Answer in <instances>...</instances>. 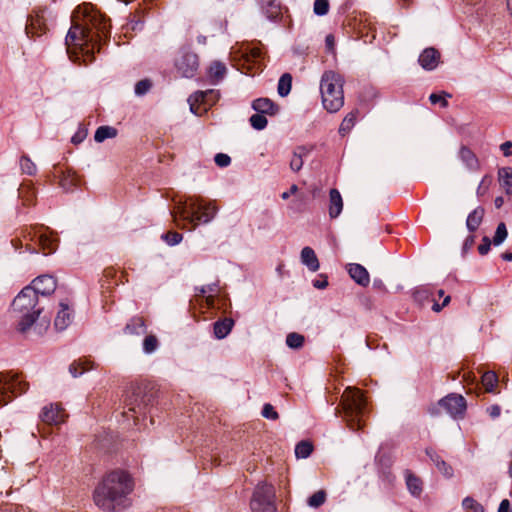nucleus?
Instances as JSON below:
<instances>
[{
    "instance_id": "obj_13",
    "label": "nucleus",
    "mask_w": 512,
    "mask_h": 512,
    "mask_svg": "<svg viewBox=\"0 0 512 512\" xmlns=\"http://www.w3.org/2000/svg\"><path fill=\"white\" fill-rule=\"evenodd\" d=\"M150 398L141 396L140 388L133 391L132 396L126 400L128 411L123 412V416L129 419L130 417L134 420L138 419L139 416L146 414V409Z\"/></svg>"
},
{
    "instance_id": "obj_53",
    "label": "nucleus",
    "mask_w": 512,
    "mask_h": 512,
    "mask_svg": "<svg viewBox=\"0 0 512 512\" xmlns=\"http://www.w3.org/2000/svg\"><path fill=\"white\" fill-rule=\"evenodd\" d=\"M438 470L445 475L446 477H451L453 474L452 468L444 461L441 460L438 465H436Z\"/></svg>"
},
{
    "instance_id": "obj_22",
    "label": "nucleus",
    "mask_w": 512,
    "mask_h": 512,
    "mask_svg": "<svg viewBox=\"0 0 512 512\" xmlns=\"http://www.w3.org/2000/svg\"><path fill=\"white\" fill-rule=\"evenodd\" d=\"M147 327L142 317H133L124 327V334L140 336L146 333Z\"/></svg>"
},
{
    "instance_id": "obj_40",
    "label": "nucleus",
    "mask_w": 512,
    "mask_h": 512,
    "mask_svg": "<svg viewBox=\"0 0 512 512\" xmlns=\"http://www.w3.org/2000/svg\"><path fill=\"white\" fill-rule=\"evenodd\" d=\"M20 167L23 173L27 175H34L37 171L36 165L26 155H23L20 159Z\"/></svg>"
},
{
    "instance_id": "obj_34",
    "label": "nucleus",
    "mask_w": 512,
    "mask_h": 512,
    "mask_svg": "<svg viewBox=\"0 0 512 512\" xmlns=\"http://www.w3.org/2000/svg\"><path fill=\"white\" fill-rule=\"evenodd\" d=\"M313 451V445L309 441H300L295 447V455L297 458L305 459L310 456Z\"/></svg>"
},
{
    "instance_id": "obj_31",
    "label": "nucleus",
    "mask_w": 512,
    "mask_h": 512,
    "mask_svg": "<svg viewBox=\"0 0 512 512\" xmlns=\"http://www.w3.org/2000/svg\"><path fill=\"white\" fill-rule=\"evenodd\" d=\"M292 77L289 73H284L278 81V94L281 97L287 96L291 91Z\"/></svg>"
},
{
    "instance_id": "obj_9",
    "label": "nucleus",
    "mask_w": 512,
    "mask_h": 512,
    "mask_svg": "<svg viewBox=\"0 0 512 512\" xmlns=\"http://www.w3.org/2000/svg\"><path fill=\"white\" fill-rule=\"evenodd\" d=\"M177 71L185 78H192L196 75L199 68V58L190 48L184 47L179 51L175 59Z\"/></svg>"
},
{
    "instance_id": "obj_60",
    "label": "nucleus",
    "mask_w": 512,
    "mask_h": 512,
    "mask_svg": "<svg viewBox=\"0 0 512 512\" xmlns=\"http://www.w3.org/2000/svg\"><path fill=\"white\" fill-rule=\"evenodd\" d=\"M487 412L488 414L492 417V418H497L500 416V413H501V408L499 405L495 404V405H492L490 407L487 408Z\"/></svg>"
},
{
    "instance_id": "obj_20",
    "label": "nucleus",
    "mask_w": 512,
    "mask_h": 512,
    "mask_svg": "<svg viewBox=\"0 0 512 512\" xmlns=\"http://www.w3.org/2000/svg\"><path fill=\"white\" fill-rule=\"evenodd\" d=\"M343 210V200L340 192L333 188L329 192V216L332 219L337 218Z\"/></svg>"
},
{
    "instance_id": "obj_8",
    "label": "nucleus",
    "mask_w": 512,
    "mask_h": 512,
    "mask_svg": "<svg viewBox=\"0 0 512 512\" xmlns=\"http://www.w3.org/2000/svg\"><path fill=\"white\" fill-rule=\"evenodd\" d=\"M252 512H277L275 505V489L267 483H259L250 501Z\"/></svg>"
},
{
    "instance_id": "obj_18",
    "label": "nucleus",
    "mask_w": 512,
    "mask_h": 512,
    "mask_svg": "<svg viewBox=\"0 0 512 512\" xmlns=\"http://www.w3.org/2000/svg\"><path fill=\"white\" fill-rule=\"evenodd\" d=\"M350 277L360 286L367 287L370 283V276L366 268L357 263L348 265Z\"/></svg>"
},
{
    "instance_id": "obj_61",
    "label": "nucleus",
    "mask_w": 512,
    "mask_h": 512,
    "mask_svg": "<svg viewBox=\"0 0 512 512\" xmlns=\"http://www.w3.org/2000/svg\"><path fill=\"white\" fill-rule=\"evenodd\" d=\"M426 454L435 465H438L442 460L441 457L432 449H426Z\"/></svg>"
},
{
    "instance_id": "obj_54",
    "label": "nucleus",
    "mask_w": 512,
    "mask_h": 512,
    "mask_svg": "<svg viewBox=\"0 0 512 512\" xmlns=\"http://www.w3.org/2000/svg\"><path fill=\"white\" fill-rule=\"evenodd\" d=\"M19 197L23 199L24 204H27L30 201H32V198L34 197V192L29 189L21 188L19 189Z\"/></svg>"
},
{
    "instance_id": "obj_27",
    "label": "nucleus",
    "mask_w": 512,
    "mask_h": 512,
    "mask_svg": "<svg viewBox=\"0 0 512 512\" xmlns=\"http://www.w3.org/2000/svg\"><path fill=\"white\" fill-rule=\"evenodd\" d=\"M498 177L500 185L505 190L507 195H512V169L510 167H503L498 170Z\"/></svg>"
},
{
    "instance_id": "obj_51",
    "label": "nucleus",
    "mask_w": 512,
    "mask_h": 512,
    "mask_svg": "<svg viewBox=\"0 0 512 512\" xmlns=\"http://www.w3.org/2000/svg\"><path fill=\"white\" fill-rule=\"evenodd\" d=\"M214 161L216 163L217 166L221 167V168H225L227 166L230 165L231 163V158L229 155L227 154H224V153H217L214 157Z\"/></svg>"
},
{
    "instance_id": "obj_21",
    "label": "nucleus",
    "mask_w": 512,
    "mask_h": 512,
    "mask_svg": "<svg viewBox=\"0 0 512 512\" xmlns=\"http://www.w3.org/2000/svg\"><path fill=\"white\" fill-rule=\"evenodd\" d=\"M252 108L259 114L275 115L278 111L277 105L268 98H258L252 102Z\"/></svg>"
},
{
    "instance_id": "obj_30",
    "label": "nucleus",
    "mask_w": 512,
    "mask_h": 512,
    "mask_svg": "<svg viewBox=\"0 0 512 512\" xmlns=\"http://www.w3.org/2000/svg\"><path fill=\"white\" fill-rule=\"evenodd\" d=\"M358 110L351 111L348 113L344 119L342 120L340 127H339V134L342 136H345L348 134L351 129L354 127L356 118H357Z\"/></svg>"
},
{
    "instance_id": "obj_28",
    "label": "nucleus",
    "mask_w": 512,
    "mask_h": 512,
    "mask_svg": "<svg viewBox=\"0 0 512 512\" xmlns=\"http://www.w3.org/2000/svg\"><path fill=\"white\" fill-rule=\"evenodd\" d=\"M405 479H406V485H407L409 492L415 497L420 496V494L422 493L421 480L418 477H416L413 473H411L410 471H406Z\"/></svg>"
},
{
    "instance_id": "obj_48",
    "label": "nucleus",
    "mask_w": 512,
    "mask_h": 512,
    "mask_svg": "<svg viewBox=\"0 0 512 512\" xmlns=\"http://www.w3.org/2000/svg\"><path fill=\"white\" fill-rule=\"evenodd\" d=\"M431 296L432 293L426 287L418 288L413 293L414 299L418 302H424L425 300H428Z\"/></svg>"
},
{
    "instance_id": "obj_33",
    "label": "nucleus",
    "mask_w": 512,
    "mask_h": 512,
    "mask_svg": "<svg viewBox=\"0 0 512 512\" xmlns=\"http://www.w3.org/2000/svg\"><path fill=\"white\" fill-rule=\"evenodd\" d=\"M77 184L78 177L74 172H71L70 170L67 171V173H64L60 179V185L66 191L72 189L74 186H77Z\"/></svg>"
},
{
    "instance_id": "obj_6",
    "label": "nucleus",
    "mask_w": 512,
    "mask_h": 512,
    "mask_svg": "<svg viewBox=\"0 0 512 512\" xmlns=\"http://www.w3.org/2000/svg\"><path fill=\"white\" fill-rule=\"evenodd\" d=\"M343 417L353 431L362 428L366 400L359 389L347 387L342 395Z\"/></svg>"
},
{
    "instance_id": "obj_57",
    "label": "nucleus",
    "mask_w": 512,
    "mask_h": 512,
    "mask_svg": "<svg viewBox=\"0 0 512 512\" xmlns=\"http://www.w3.org/2000/svg\"><path fill=\"white\" fill-rule=\"evenodd\" d=\"M322 279H317L313 281V286L317 289H324L328 286V280L326 276L321 275Z\"/></svg>"
},
{
    "instance_id": "obj_46",
    "label": "nucleus",
    "mask_w": 512,
    "mask_h": 512,
    "mask_svg": "<svg viewBox=\"0 0 512 512\" xmlns=\"http://www.w3.org/2000/svg\"><path fill=\"white\" fill-rule=\"evenodd\" d=\"M151 87V81L149 79H143L136 83L134 91L137 96H143L150 90Z\"/></svg>"
},
{
    "instance_id": "obj_50",
    "label": "nucleus",
    "mask_w": 512,
    "mask_h": 512,
    "mask_svg": "<svg viewBox=\"0 0 512 512\" xmlns=\"http://www.w3.org/2000/svg\"><path fill=\"white\" fill-rule=\"evenodd\" d=\"M445 97H451V95L449 93H443V95L432 93L429 100L432 104L440 103L442 107H446L448 102Z\"/></svg>"
},
{
    "instance_id": "obj_59",
    "label": "nucleus",
    "mask_w": 512,
    "mask_h": 512,
    "mask_svg": "<svg viewBox=\"0 0 512 512\" xmlns=\"http://www.w3.org/2000/svg\"><path fill=\"white\" fill-rule=\"evenodd\" d=\"M475 243V237L473 235H469L466 237L464 243H463V252H467L469 249L473 247Z\"/></svg>"
},
{
    "instance_id": "obj_58",
    "label": "nucleus",
    "mask_w": 512,
    "mask_h": 512,
    "mask_svg": "<svg viewBox=\"0 0 512 512\" xmlns=\"http://www.w3.org/2000/svg\"><path fill=\"white\" fill-rule=\"evenodd\" d=\"M216 291V285L215 284H209L202 286L198 289V294L201 296L206 295L207 293L215 292Z\"/></svg>"
},
{
    "instance_id": "obj_4",
    "label": "nucleus",
    "mask_w": 512,
    "mask_h": 512,
    "mask_svg": "<svg viewBox=\"0 0 512 512\" xmlns=\"http://www.w3.org/2000/svg\"><path fill=\"white\" fill-rule=\"evenodd\" d=\"M12 310L18 319L17 328L19 332H27L44 310L42 300L35 294V291L26 286L12 302Z\"/></svg>"
},
{
    "instance_id": "obj_24",
    "label": "nucleus",
    "mask_w": 512,
    "mask_h": 512,
    "mask_svg": "<svg viewBox=\"0 0 512 512\" xmlns=\"http://www.w3.org/2000/svg\"><path fill=\"white\" fill-rule=\"evenodd\" d=\"M485 210L483 207L478 206L472 212L469 213L466 219V227L469 232H475L480 224L482 223Z\"/></svg>"
},
{
    "instance_id": "obj_36",
    "label": "nucleus",
    "mask_w": 512,
    "mask_h": 512,
    "mask_svg": "<svg viewBox=\"0 0 512 512\" xmlns=\"http://www.w3.org/2000/svg\"><path fill=\"white\" fill-rule=\"evenodd\" d=\"M286 344L292 349H299L304 344V336L296 332L289 333L286 337Z\"/></svg>"
},
{
    "instance_id": "obj_62",
    "label": "nucleus",
    "mask_w": 512,
    "mask_h": 512,
    "mask_svg": "<svg viewBox=\"0 0 512 512\" xmlns=\"http://www.w3.org/2000/svg\"><path fill=\"white\" fill-rule=\"evenodd\" d=\"M511 147H512L511 141H506L500 145V149L505 156H510V152L512 151Z\"/></svg>"
},
{
    "instance_id": "obj_7",
    "label": "nucleus",
    "mask_w": 512,
    "mask_h": 512,
    "mask_svg": "<svg viewBox=\"0 0 512 512\" xmlns=\"http://www.w3.org/2000/svg\"><path fill=\"white\" fill-rule=\"evenodd\" d=\"M466 408L465 398L460 394L451 393L441 398L437 405L431 406L428 412L431 416H439L440 409H443L451 418L461 419L464 417Z\"/></svg>"
},
{
    "instance_id": "obj_16",
    "label": "nucleus",
    "mask_w": 512,
    "mask_h": 512,
    "mask_svg": "<svg viewBox=\"0 0 512 512\" xmlns=\"http://www.w3.org/2000/svg\"><path fill=\"white\" fill-rule=\"evenodd\" d=\"M440 61V53L433 47L424 49L419 55L418 62L420 66L427 71L436 69Z\"/></svg>"
},
{
    "instance_id": "obj_29",
    "label": "nucleus",
    "mask_w": 512,
    "mask_h": 512,
    "mask_svg": "<svg viewBox=\"0 0 512 512\" xmlns=\"http://www.w3.org/2000/svg\"><path fill=\"white\" fill-rule=\"evenodd\" d=\"M117 136V129L112 126H99L94 134V140L97 143H102L106 139L115 138Z\"/></svg>"
},
{
    "instance_id": "obj_2",
    "label": "nucleus",
    "mask_w": 512,
    "mask_h": 512,
    "mask_svg": "<svg viewBox=\"0 0 512 512\" xmlns=\"http://www.w3.org/2000/svg\"><path fill=\"white\" fill-rule=\"evenodd\" d=\"M80 8L78 7L73 14V24L70 27L65 42L69 48L71 45L80 47L84 55L93 59V53L96 47L100 51V44L109 34V25L106 19L96 12H84L82 22L76 20Z\"/></svg>"
},
{
    "instance_id": "obj_3",
    "label": "nucleus",
    "mask_w": 512,
    "mask_h": 512,
    "mask_svg": "<svg viewBox=\"0 0 512 512\" xmlns=\"http://www.w3.org/2000/svg\"><path fill=\"white\" fill-rule=\"evenodd\" d=\"M218 208L213 201H206L200 196H189L177 211L170 212L176 225L194 230L200 224L210 223L216 216Z\"/></svg>"
},
{
    "instance_id": "obj_12",
    "label": "nucleus",
    "mask_w": 512,
    "mask_h": 512,
    "mask_svg": "<svg viewBox=\"0 0 512 512\" xmlns=\"http://www.w3.org/2000/svg\"><path fill=\"white\" fill-rule=\"evenodd\" d=\"M219 97V92L215 90L196 91L188 98L190 111L195 115H201L215 104Z\"/></svg>"
},
{
    "instance_id": "obj_45",
    "label": "nucleus",
    "mask_w": 512,
    "mask_h": 512,
    "mask_svg": "<svg viewBox=\"0 0 512 512\" xmlns=\"http://www.w3.org/2000/svg\"><path fill=\"white\" fill-rule=\"evenodd\" d=\"M86 363L81 361H74L69 366V372L74 377L77 378L81 376L85 371L89 370V367L85 366Z\"/></svg>"
},
{
    "instance_id": "obj_41",
    "label": "nucleus",
    "mask_w": 512,
    "mask_h": 512,
    "mask_svg": "<svg viewBox=\"0 0 512 512\" xmlns=\"http://www.w3.org/2000/svg\"><path fill=\"white\" fill-rule=\"evenodd\" d=\"M304 151V148H298L297 151H295L292 155V158L290 160V168L294 172L300 171V169L303 167L304 161L302 159V152Z\"/></svg>"
},
{
    "instance_id": "obj_55",
    "label": "nucleus",
    "mask_w": 512,
    "mask_h": 512,
    "mask_svg": "<svg viewBox=\"0 0 512 512\" xmlns=\"http://www.w3.org/2000/svg\"><path fill=\"white\" fill-rule=\"evenodd\" d=\"M86 131L85 130H78L71 138L72 143L79 144L83 142V140L86 138Z\"/></svg>"
},
{
    "instance_id": "obj_25",
    "label": "nucleus",
    "mask_w": 512,
    "mask_h": 512,
    "mask_svg": "<svg viewBox=\"0 0 512 512\" xmlns=\"http://www.w3.org/2000/svg\"><path fill=\"white\" fill-rule=\"evenodd\" d=\"M459 158L469 170L475 171L479 168L478 158L468 147L462 146L460 148Z\"/></svg>"
},
{
    "instance_id": "obj_63",
    "label": "nucleus",
    "mask_w": 512,
    "mask_h": 512,
    "mask_svg": "<svg viewBox=\"0 0 512 512\" xmlns=\"http://www.w3.org/2000/svg\"><path fill=\"white\" fill-rule=\"evenodd\" d=\"M297 191H298V187H297V185L293 184V185L290 187L289 191H285V192H283V193L281 194V198H282L283 200H287V199H288L292 194H295Z\"/></svg>"
},
{
    "instance_id": "obj_26",
    "label": "nucleus",
    "mask_w": 512,
    "mask_h": 512,
    "mask_svg": "<svg viewBox=\"0 0 512 512\" xmlns=\"http://www.w3.org/2000/svg\"><path fill=\"white\" fill-rule=\"evenodd\" d=\"M234 321L231 318L218 320L214 323V335L217 339H224L232 330Z\"/></svg>"
},
{
    "instance_id": "obj_32",
    "label": "nucleus",
    "mask_w": 512,
    "mask_h": 512,
    "mask_svg": "<svg viewBox=\"0 0 512 512\" xmlns=\"http://www.w3.org/2000/svg\"><path fill=\"white\" fill-rule=\"evenodd\" d=\"M482 384L485 387V390L489 393L494 392V388L498 383V377L495 372L487 371L482 375Z\"/></svg>"
},
{
    "instance_id": "obj_15",
    "label": "nucleus",
    "mask_w": 512,
    "mask_h": 512,
    "mask_svg": "<svg viewBox=\"0 0 512 512\" xmlns=\"http://www.w3.org/2000/svg\"><path fill=\"white\" fill-rule=\"evenodd\" d=\"M40 420L47 425H59L65 421L66 414L58 404H49L42 408Z\"/></svg>"
},
{
    "instance_id": "obj_56",
    "label": "nucleus",
    "mask_w": 512,
    "mask_h": 512,
    "mask_svg": "<svg viewBox=\"0 0 512 512\" xmlns=\"http://www.w3.org/2000/svg\"><path fill=\"white\" fill-rule=\"evenodd\" d=\"M450 300H451L450 296L447 295L444 297L442 304L434 302V304L432 306V310L434 312H440L444 307H446L450 303Z\"/></svg>"
},
{
    "instance_id": "obj_10",
    "label": "nucleus",
    "mask_w": 512,
    "mask_h": 512,
    "mask_svg": "<svg viewBox=\"0 0 512 512\" xmlns=\"http://www.w3.org/2000/svg\"><path fill=\"white\" fill-rule=\"evenodd\" d=\"M28 389V384L17 375L0 374V405L6 404V397L9 393L21 395Z\"/></svg>"
},
{
    "instance_id": "obj_64",
    "label": "nucleus",
    "mask_w": 512,
    "mask_h": 512,
    "mask_svg": "<svg viewBox=\"0 0 512 512\" xmlns=\"http://www.w3.org/2000/svg\"><path fill=\"white\" fill-rule=\"evenodd\" d=\"M510 511V502L507 499L501 501L498 512H509Z\"/></svg>"
},
{
    "instance_id": "obj_47",
    "label": "nucleus",
    "mask_w": 512,
    "mask_h": 512,
    "mask_svg": "<svg viewBox=\"0 0 512 512\" xmlns=\"http://www.w3.org/2000/svg\"><path fill=\"white\" fill-rule=\"evenodd\" d=\"M314 13L319 16H324L329 11L328 0H315L314 1Z\"/></svg>"
},
{
    "instance_id": "obj_5",
    "label": "nucleus",
    "mask_w": 512,
    "mask_h": 512,
    "mask_svg": "<svg viewBox=\"0 0 512 512\" xmlns=\"http://www.w3.org/2000/svg\"><path fill=\"white\" fill-rule=\"evenodd\" d=\"M323 107L330 113L339 111L344 105L343 79L334 71H325L320 81Z\"/></svg>"
},
{
    "instance_id": "obj_17",
    "label": "nucleus",
    "mask_w": 512,
    "mask_h": 512,
    "mask_svg": "<svg viewBox=\"0 0 512 512\" xmlns=\"http://www.w3.org/2000/svg\"><path fill=\"white\" fill-rule=\"evenodd\" d=\"M73 320V312L69 308V306L66 303L61 302L60 303V310L58 311L55 320H54V326L56 330L63 331L65 330Z\"/></svg>"
},
{
    "instance_id": "obj_44",
    "label": "nucleus",
    "mask_w": 512,
    "mask_h": 512,
    "mask_svg": "<svg viewBox=\"0 0 512 512\" xmlns=\"http://www.w3.org/2000/svg\"><path fill=\"white\" fill-rule=\"evenodd\" d=\"M249 122L255 130H263L264 128H266L268 123L265 115L259 113L253 114L250 117Z\"/></svg>"
},
{
    "instance_id": "obj_52",
    "label": "nucleus",
    "mask_w": 512,
    "mask_h": 512,
    "mask_svg": "<svg viewBox=\"0 0 512 512\" xmlns=\"http://www.w3.org/2000/svg\"><path fill=\"white\" fill-rule=\"evenodd\" d=\"M491 240L488 236H484L482 243L478 246V251L481 255H486L491 248Z\"/></svg>"
},
{
    "instance_id": "obj_11",
    "label": "nucleus",
    "mask_w": 512,
    "mask_h": 512,
    "mask_svg": "<svg viewBox=\"0 0 512 512\" xmlns=\"http://www.w3.org/2000/svg\"><path fill=\"white\" fill-rule=\"evenodd\" d=\"M24 237L35 241L45 255L55 252L58 247V239L53 237V233L48 228L42 226L35 227Z\"/></svg>"
},
{
    "instance_id": "obj_14",
    "label": "nucleus",
    "mask_w": 512,
    "mask_h": 512,
    "mask_svg": "<svg viewBox=\"0 0 512 512\" xmlns=\"http://www.w3.org/2000/svg\"><path fill=\"white\" fill-rule=\"evenodd\" d=\"M28 287L42 300L52 295L57 287L56 280L50 275H41L35 278Z\"/></svg>"
},
{
    "instance_id": "obj_37",
    "label": "nucleus",
    "mask_w": 512,
    "mask_h": 512,
    "mask_svg": "<svg viewBox=\"0 0 512 512\" xmlns=\"http://www.w3.org/2000/svg\"><path fill=\"white\" fill-rule=\"evenodd\" d=\"M507 236H508L507 227L504 222H501L498 224V226L496 228L492 242L495 246H499L505 241Z\"/></svg>"
},
{
    "instance_id": "obj_39",
    "label": "nucleus",
    "mask_w": 512,
    "mask_h": 512,
    "mask_svg": "<svg viewBox=\"0 0 512 512\" xmlns=\"http://www.w3.org/2000/svg\"><path fill=\"white\" fill-rule=\"evenodd\" d=\"M326 500V493L324 490H319L317 492H315L313 495H311L308 500H307V504L310 506V507H313V508H318L320 507L321 505L324 504Z\"/></svg>"
},
{
    "instance_id": "obj_19",
    "label": "nucleus",
    "mask_w": 512,
    "mask_h": 512,
    "mask_svg": "<svg viewBox=\"0 0 512 512\" xmlns=\"http://www.w3.org/2000/svg\"><path fill=\"white\" fill-rule=\"evenodd\" d=\"M262 12L271 20L276 21L281 15V5L277 0H257Z\"/></svg>"
},
{
    "instance_id": "obj_38",
    "label": "nucleus",
    "mask_w": 512,
    "mask_h": 512,
    "mask_svg": "<svg viewBox=\"0 0 512 512\" xmlns=\"http://www.w3.org/2000/svg\"><path fill=\"white\" fill-rule=\"evenodd\" d=\"M158 346L159 342L155 335H147L143 340V351L146 354L155 352Z\"/></svg>"
},
{
    "instance_id": "obj_49",
    "label": "nucleus",
    "mask_w": 512,
    "mask_h": 512,
    "mask_svg": "<svg viewBox=\"0 0 512 512\" xmlns=\"http://www.w3.org/2000/svg\"><path fill=\"white\" fill-rule=\"evenodd\" d=\"M262 416L267 419L276 420L279 415L275 411L274 407L271 404H264L261 412Z\"/></svg>"
},
{
    "instance_id": "obj_23",
    "label": "nucleus",
    "mask_w": 512,
    "mask_h": 512,
    "mask_svg": "<svg viewBox=\"0 0 512 512\" xmlns=\"http://www.w3.org/2000/svg\"><path fill=\"white\" fill-rule=\"evenodd\" d=\"M301 262L312 272H316L320 266L314 250L308 246L301 251Z\"/></svg>"
},
{
    "instance_id": "obj_43",
    "label": "nucleus",
    "mask_w": 512,
    "mask_h": 512,
    "mask_svg": "<svg viewBox=\"0 0 512 512\" xmlns=\"http://www.w3.org/2000/svg\"><path fill=\"white\" fill-rule=\"evenodd\" d=\"M210 76L219 80L222 79L226 73V66L221 62H213L209 69Z\"/></svg>"
},
{
    "instance_id": "obj_35",
    "label": "nucleus",
    "mask_w": 512,
    "mask_h": 512,
    "mask_svg": "<svg viewBox=\"0 0 512 512\" xmlns=\"http://www.w3.org/2000/svg\"><path fill=\"white\" fill-rule=\"evenodd\" d=\"M462 507L466 512H484L483 506L470 496L463 499Z\"/></svg>"
},
{
    "instance_id": "obj_42",
    "label": "nucleus",
    "mask_w": 512,
    "mask_h": 512,
    "mask_svg": "<svg viewBox=\"0 0 512 512\" xmlns=\"http://www.w3.org/2000/svg\"><path fill=\"white\" fill-rule=\"evenodd\" d=\"M161 239L165 241L169 246H175L182 241L183 236L181 233L176 231H168L161 235Z\"/></svg>"
},
{
    "instance_id": "obj_1",
    "label": "nucleus",
    "mask_w": 512,
    "mask_h": 512,
    "mask_svg": "<svg viewBox=\"0 0 512 512\" xmlns=\"http://www.w3.org/2000/svg\"><path fill=\"white\" fill-rule=\"evenodd\" d=\"M134 480L125 470L115 469L107 472L93 492V501L105 512H121L132 505L131 494Z\"/></svg>"
}]
</instances>
